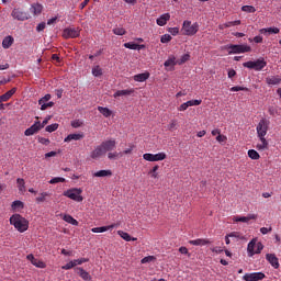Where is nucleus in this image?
Instances as JSON below:
<instances>
[{
	"label": "nucleus",
	"instance_id": "obj_1",
	"mask_svg": "<svg viewBox=\"0 0 281 281\" xmlns=\"http://www.w3.org/2000/svg\"><path fill=\"white\" fill-rule=\"evenodd\" d=\"M117 146V142L114 138L102 142L99 146L91 151V159H100V157H104L106 153H111V150H115Z\"/></svg>",
	"mask_w": 281,
	"mask_h": 281
},
{
	"label": "nucleus",
	"instance_id": "obj_2",
	"mask_svg": "<svg viewBox=\"0 0 281 281\" xmlns=\"http://www.w3.org/2000/svg\"><path fill=\"white\" fill-rule=\"evenodd\" d=\"M9 221L10 224L13 225L21 234H23V232H27L30 223L25 217L21 216V214H13Z\"/></svg>",
	"mask_w": 281,
	"mask_h": 281
},
{
	"label": "nucleus",
	"instance_id": "obj_3",
	"mask_svg": "<svg viewBox=\"0 0 281 281\" xmlns=\"http://www.w3.org/2000/svg\"><path fill=\"white\" fill-rule=\"evenodd\" d=\"M64 196L71 199V201H76L77 203H82V189L72 188L64 191Z\"/></svg>",
	"mask_w": 281,
	"mask_h": 281
},
{
	"label": "nucleus",
	"instance_id": "obj_4",
	"mask_svg": "<svg viewBox=\"0 0 281 281\" xmlns=\"http://www.w3.org/2000/svg\"><path fill=\"white\" fill-rule=\"evenodd\" d=\"M243 67L247 69H255V71H262L267 67V61L265 58H259L255 61H246L243 64Z\"/></svg>",
	"mask_w": 281,
	"mask_h": 281
},
{
	"label": "nucleus",
	"instance_id": "obj_5",
	"mask_svg": "<svg viewBox=\"0 0 281 281\" xmlns=\"http://www.w3.org/2000/svg\"><path fill=\"white\" fill-rule=\"evenodd\" d=\"M182 32L184 36H194L199 32V23L192 24L191 21L186 20L182 24Z\"/></svg>",
	"mask_w": 281,
	"mask_h": 281
},
{
	"label": "nucleus",
	"instance_id": "obj_6",
	"mask_svg": "<svg viewBox=\"0 0 281 281\" xmlns=\"http://www.w3.org/2000/svg\"><path fill=\"white\" fill-rule=\"evenodd\" d=\"M228 54H247V52H251V46L249 45H235V44H231L228 45Z\"/></svg>",
	"mask_w": 281,
	"mask_h": 281
},
{
	"label": "nucleus",
	"instance_id": "obj_7",
	"mask_svg": "<svg viewBox=\"0 0 281 281\" xmlns=\"http://www.w3.org/2000/svg\"><path fill=\"white\" fill-rule=\"evenodd\" d=\"M269 131V121L262 119L259 121L257 125V135L258 137H266Z\"/></svg>",
	"mask_w": 281,
	"mask_h": 281
},
{
	"label": "nucleus",
	"instance_id": "obj_8",
	"mask_svg": "<svg viewBox=\"0 0 281 281\" xmlns=\"http://www.w3.org/2000/svg\"><path fill=\"white\" fill-rule=\"evenodd\" d=\"M11 16H13L16 21H27L31 19L30 13L20 8L13 9Z\"/></svg>",
	"mask_w": 281,
	"mask_h": 281
},
{
	"label": "nucleus",
	"instance_id": "obj_9",
	"mask_svg": "<svg viewBox=\"0 0 281 281\" xmlns=\"http://www.w3.org/2000/svg\"><path fill=\"white\" fill-rule=\"evenodd\" d=\"M49 100H52V94H45L38 100L41 111H47V109H52V106H54V101Z\"/></svg>",
	"mask_w": 281,
	"mask_h": 281
},
{
	"label": "nucleus",
	"instance_id": "obj_10",
	"mask_svg": "<svg viewBox=\"0 0 281 281\" xmlns=\"http://www.w3.org/2000/svg\"><path fill=\"white\" fill-rule=\"evenodd\" d=\"M267 278L265 272H250V273H245L243 277L244 281H262Z\"/></svg>",
	"mask_w": 281,
	"mask_h": 281
},
{
	"label": "nucleus",
	"instance_id": "obj_11",
	"mask_svg": "<svg viewBox=\"0 0 281 281\" xmlns=\"http://www.w3.org/2000/svg\"><path fill=\"white\" fill-rule=\"evenodd\" d=\"M80 30L76 27H67L63 31V38H78Z\"/></svg>",
	"mask_w": 281,
	"mask_h": 281
},
{
	"label": "nucleus",
	"instance_id": "obj_12",
	"mask_svg": "<svg viewBox=\"0 0 281 281\" xmlns=\"http://www.w3.org/2000/svg\"><path fill=\"white\" fill-rule=\"evenodd\" d=\"M41 130V121H36L31 127L25 130L24 135L26 137H32V135H36Z\"/></svg>",
	"mask_w": 281,
	"mask_h": 281
},
{
	"label": "nucleus",
	"instance_id": "obj_13",
	"mask_svg": "<svg viewBox=\"0 0 281 281\" xmlns=\"http://www.w3.org/2000/svg\"><path fill=\"white\" fill-rule=\"evenodd\" d=\"M266 260L273 267V269H280V260L276 257V254H267Z\"/></svg>",
	"mask_w": 281,
	"mask_h": 281
},
{
	"label": "nucleus",
	"instance_id": "obj_14",
	"mask_svg": "<svg viewBox=\"0 0 281 281\" xmlns=\"http://www.w3.org/2000/svg\"><path fill=\"white\" fill-rule=\"evenodd\" d=\"M75 271L79 276V278H82L85 281L93 280V277H91V274L87 270H85L82 267H77Z\"/></svg>",
	"mask_w": 281,
	"mask_h": 281
},
{
	"label": "nucleus",
	"instance_id": "obj_15",
	"mask_svg": "<svg viewBox=\"0 0 281 281\" xmlns=\"http://www.w3.org/2000/svg\"><path fill=\"white\" fill-rule=\"evenodd\" d=\"M256 218H258V215L249 214L248 216H235L233 221L235 223H249V221H256Z\"/></svg>",
	"mask_w": 281,
	"mask_h": 281
},
{
	"label": "nucleus",
	"instance_id": "obj_16",
	"mask_svg": "<svg viewBox=\"0 0 281 281\" xmlns=\"http://www.w3.org/2000/svg\"><path fill=\"white\" fill-rule=\"evenodd\" d=\"M43 12V4L41 3H33L30 8V13L34 14V16H38Z\"/></svg>",
	"mask_w": 281,
	"mask_h": 281
},
{
	"label": "nucleus",
	"instance_id": "obj_17",
	"mask_svg": "<svg viewBox=\"0 0 281 281\" xmlns=\"http://www.w3.org/2000/svg\"><path fill=\"white\" fill-rule=\"evenodd\" d=\"M115 228V224H111L109 226H101V227H94L91 228V232L93 234H104V232H109V229Z\"/></svg>",
	"mask_w": 281,
	"mask_h": 281
},
{
	"label": "nucleus",
	"instance_id": "obj_18",
	"mask_svg": "<svg viewBox=\"0 0 281 281\" xmlns=\"http://www.w3.org/2000/svg\"><path fill=\"white\" fill-rule=\"evenodd\" d=\"M168 21H170V13H164L161 16H159L156 20L157 25H159L160 27H164V25H166V23H168Z\"/></svg>",
	"mask_w": 281,
	"mask_h": 281
},
{
	"label": "nucleus",
	"instance_id": "obj_19",
	"mask_svg": "<svg viewBox=\"0 0 281 281\" xmlns=\"http://www.w3.org/2000/svg\"><path fill=\"white\" fill-rule=\"evenodd\" d=\"M79 139H85V134H69L64 142L69 143V142H79Z\"/></svg>",
	"mask_w": 281,
	"mask_h": 281
},
{
	"label": "nucleus",
	"instance_id": "obj_20",
	"mask_svg": "<svg viewBox=\"0 0 281 281\" xmlns=\"http://www.w3.org/2000/svg\"><path fill=\"white\" fill-rule=\"evenodd\" d=\"M150 78V72H142L134 76L135 82H146Z\"/></svg>",
	"mask_w": 281,
	"mask_h": 281
},
{
	"label": "nucleus",
	"instance_id": "obj_21",
	"mask_svg": "<svg viewBox=\"0 0 281 281\" xmlns=\"http://www.w3.org/2000/svg\"><path fill=\"white\" fill-rule=\"evenodd\" d=\"M259 142L257 144V150H269V142L265 137H259Z\"/></svg>",
	"mask_w": 281,
	"mask_h": 281
},
{
	"label": "nucleus",
	"instance_id": "obj_22",
	"mask_svg": "<svg viewBox=\"0 0 281 281\" xmlns=\"http://www.w3.org/2000/svg\"><path fill=\"white\" fill-rule=\"evenodd\" d=\"M12 45H14V37L9 35L3 38V41H2L3 49H10V47H12Z\"/></svg>",
	"mask_w": 281,
	"mask_h": 281
},
{
	"label": "nucleus",
	"instance_id": "obj_23",
	"mask_svg": "<svg viewBox=\"0 0 281 281\" xmlns=\"http://www.w3.org/2000/svg\"><path fill=\"white\" fill-rule=\"evenodd\" d=\"M210 239H193V240H190L189 244L190 245H194L195 247H203L205 245H210Z\"/></svg>",
	"mask_w": 281,
	"mask_h": 281
},
{
	"label": "nucleus",
	"instance_id": "obj_24",
	"mask_svg": "<svg viewBox=\"0 0 281 281\" xmlns=\"http://www.w3.org/2000/svg\"><path fill=\"white\" fill-rule=\"evenodd\" d=\"M16 93V88H12L11 90L7 91L4 94L0 95V100L2 102H8L12 95Z\"/></svg>",
	"mask_w": 281,
	"mask_h": 281
},
{
	"label": "nucleus",
	"instance_id": "obj_25",
	"mask_svg": "<svg viewBox=\"0 0 281 281\" xmlns=\"http://www.w3.org/2000/svg\"><path fill=\"white\" fill-rule=\"evenodd\" d=\"M266 82L269 86L280 85L281 78L279 76L267 77Z\"/></svg>",
	"mask_w": 281,
	"mask_h": 281
},
{
	"label": "nucleus",
	"instance_id": "obj_26",
	"mask_svg": "<svg viewBox=\"0 0 281 281\" xmlns=\"http://www.w3.org/2000/svg\"><path fill=\"white\" fill-rule=\"evenodd\" d=\"M132 93H135L134 89L119 90L113 94V98H121L122 95H132Z\"/></svg>",
	"mask_w": 281,
	"mask_h": 281
},
{
	"label": "nucleus",
	"instance_id": "obj_27",
	"mask_svg": "<svg viewBox=\"0 0 281 281\" xmlns=\"http://www.w3.org/2000/svg\"><path fill=\"white\" fill-rule=\"evenodd\" d=\"M117 234L121 236V238H123V240H126V243H131V240H137L136 237H131V235L124 231H117Z\"/></svg>",
	"mask_w": 281,
	"mask_h": 281
},
{
	"label": "nucleus",
	"instance_id": "obj_28",
	"mask_svg": "<svg viewBox=\"0 0 281 281\" xmlns=\"http://www.w3.org/2000/svg\"><path fill=\"white\" fill-rule=\"evenodd\" d=\"M260 34H280V29L278 27H268V29H261Z\"/></svg>",
	"mask_w": 281,
	"mask_h": 281
},
{
	"label": "nucleus",
	"instance_id": "obj_29",
	"mask_svg": "<svg viewBox=\"0 0 281 281\" xmlns=\"http://www.w3.org/2000/svg\"><path fill=\"white\" fill-rule=\"evenodd\" d=\"M98 111L103 117H111L113 115V112L109 108L98 106Z\"/></svg>",
	"mask_w": 281,
	"mask_h": 281
},
{
	"label": "nucleus",
	"instance_id": "obj_30",
	"mask_svg": "<svg viewBox=\"0 0 281 281\" xmlns=\"http://www.w3.org/2000/svg\"><path fill=\"white\" fill-rule=\"evenodd\" d=\"M112 176H113V171L111 170H99L93 173V177H112Z\"/></svg>",
	"mask_w": 281,
	"mask_h": 281
},
{
	"label": "nucleus",
	"instance_id": "obj_31",
	"mask_svg": "<svg viewBox=\"0 0 281 281\" xmlns=\"http://www.w3.org/2000/svg\"><path fill=\"white\" fill-rule=\"evenodd\" d=\"M63 221H65L66 223H69L70 225H75L78 226V220L74 218V216L71 215H64Z\"/></svg>",
	"mask_w": 281,
	"mask_h": 281
},
{
	"label": "nucleus",
	"instance_id": "obj_32",
	"mask_svg": "<svg viewBox=\"0 0 281 281\" xmlns=\"http://www.w3.org/2000/svg\"><path fill=\"white\" fill-rule=\"evenodd\" d=\"M16 183L20 192H25V180L23 178H18Z\"/></svg>",
	"mask_w": 281,
	"mask_h": 281
},
{
	"label": "nucleus",
	"instance_id": "obj_33",
	"mask_svg": "<svg viewBox=\"0 0 281 281\" xmlns=\"http://www.w3.org/2000/svg\"><path fill=\"white\" fill-rule=\"evenodd\" d=\"M121 157H123L122 151L117 153V151H113V153H109L108 154V159L113 160V159H120Z\"/></svg>",
	"mask_w": 281,
	"mask_h": 281
},
{
	"label": "nucleus",
	"instance_id": "obj_34",
	"mask_svg": "<svg viewBox=\"0 0 281 281\" xmlns=\"http://www.w3.org/2000/svg\"><path fill=\"white\" fill-rule=\"evenodd\" d=\"M254 249H256V241L251 240V241H249L248 247H247L249 256H254L256 254V250H254Z\"/></svg>",
	"mask_w": 281,
	"mask_h": 281
},
{
	"label": "nucleus",
	"instance_id": "obj_35",
	"mask_svg": "<svg viewBox=\"0 0 281 281\" xmlns=\"http://www.w3.org/2000/svg\"><path fill=\"white\" fill-rule=\"evenodd\" d=\"M159 170V166L156 165L153 167L151 170H149L148 175H151V179H159V173L157 172Z\"/></svg>",
	"mask_w": 281,
	"mask_h": 281
},
{
	"label": "nucleus",
	"instance_id": "obj_36",
	"mask_svg": "<svg viewBox=\"0 0 281 281\" xmlns=\"http://www.w3.org/2000/svg\"><path fill=\"white\" fill-rule=\"evenodd\" d=\"M248 157H250V159L258 160L260 159V154H258L256 149H250L248 150Z\"/></svg>",
	"mask_w": 281,
	"mask_h": 281
},
{
	"label": "nucleus",
	"instance_id": "obj_37",
	"mask_svg": "<svg viewBox=\"0 0 281 281\" xmlns=\"http://www.w3.org/2000/svg\"><path fill=\"white\" fill-rule=\"evenodd\" d=\"M236 25H240V20L226 22L225 24L222 25L221 29L223 30L224 27H234Z\"/></svg>",
	"mask_w": 281,
	"mask_h": 281
},
{
	"label": "nucleus",
	"instance_id": "obj_38",
	"mask_svg": "<svg viewBox=\"0 0 281 281\" xmlns=\"http://www.w3.org/2000/svg\"><path fill=\"white\" fill-rule=\"evenodd\" d=\"M243 12H247L248 14H254L256 12V8L254 5H244L241 7Z\"/></svg>",
	"mask_w": 281,
	"mask_h": 281
},
{
	"label": "nucleus",
	"instance_id": "obj_39",
	"mask_svg": "<svg viewBox=\"0 0 281 281\" xmlns=\"http://www.w3.org/2000/svg\"><path fill=\"white\" fill-rule=\"evenodd\" d=\"M113 34L116 36H124V34H126V30L124 27H115L113 29Z\"/></svg>",
	"mask_w": 281,
	"mask_h": 281
},
{
	"label": "nucleus",
	"instance_id": "obj_40",
	"mask_svg": "<svg viewBox=\"0 0 281 281\" xmlns=\"http://www.w3.org/2000/svg\"><path fill=\"white\" fill-rule=\"evenodd\" d=\"M92 75L95 78H100V76H102V68H100V66H95L92 68Z\"/></svg>",
	"mask_w": 281,
	"mask_h": 281
},
{
	"label": "nucleus",
	"instance_id": "obj_41",
	"mask_svg": "<svg viewBox=\"0 0 281 281\" xmlns=\"http://www.w3.org/2000/svg\"><path fill=\"white\" fill-rule=\"evenodd\" d=\"M157 260V257L155 256H147L140 260L142 265H146L148 262H155Z\"/></svg>",
	"mask_w": 281,
	"mask_h": 281
},
{
	"label": "nucleus",
	"instance_id": "obj_42",
	"mask_svg": "<svg viewBox=\"0 0 281 281\" xmlns=\"http://www.w3.org/2000/svg\"><path fill=\"white\" fill-rule=\"evenodd\" d=\"M177 65V58L171 57L165 61V67H175Z\"/></svg>",
	"mask_w": 281,
	"mask_h": 281
},
{
	"label": "nucleus",
	"instance_id": "obj_43",
	"mask_svg": "<svg viewBox=\"0 0 281 281\" xmlns=\"http://www.w3.org/2000/svg\"><path fill=\"white\" fill-rule=\"evenodd\" d=\"M166 159V153L154 154V161H164Z\"/></svg>",
	"mask_w": 281,
	"mask_h": 281
},
{
	"label": "nucleus",
	"instance_id": "obj_44",
	"mask_svg": "<svg viewBox=\"0 0 281 281\" xmlns=\"http://www.w3.org/2000/svg\"><path fill=\"white\" fill-rule=\"evenodd\" d=\"M45 131L46 133H54V131H58V124L55 123V124L47 125Z\"/></svg>",
	"mask_w": 281,
	"mask_h": 281
},
{
	"label": "nucleus",
	"instance_id": "obj_45",
	"mask_svg": "<svg viewBox=\"0 0 281 281\" xmlns=\"http://www.w3.org/2000/svg\"><path fill=\"white\" fill-rule=\"evenodd\" d=\"M11 207H12V210H19V209L23 210V202L16 200V201L12 202Z\"/></svg>",
	"mask_w": 281,
	"mask_h": 281
},
{
	"label": "nucleus",
	"instance_id": "obj_46",
	"mask_svg": "<svg viewBox=\"0 0 281 281\" xmlns=\"http://www.w3.org/2000/svg\"><path fill=\"white\" fill-rule=\"evenodd\" d=\"M32 265H34V267H37L38 269L45 268V263L38 259H33Z\"/></svg>",
	"mask_w": 281,
	"mask_h": 281
},
{
	"label": "nucleus",
	"instance_id": "obj_47",
	"mask_svg": "<svg viewBox=\"0 0 281 281\" xmlns=\"http://www.w3.org/2000/svg\"><path fill=\"white\" fill-rule=\"evenodd\" d=\"M65 181H66L65 178L56 177V178L50 179L48 183H50V184L65 183Z\"/></svg>",
	"mask_w": 281,
	"mask_h": 281
},
{
	"label": "nucleus",
	"instance_id": "obj_48",
	"mask_svg": "<svg viewBox=\"0 0 281 281\" xmlns=\"http://www.w3.org/2000/svg\"><path fill=\"white\" fill-rule=\"evenodd\" d=\"M46 196H49V193H47V192H42V193H41V196H37V198H36V202H37V203H45V198H46Z\"/></svg>",
	"mask_w": 281,
	"mask_h": 281
},
{
	"label": "nucleus",
	"instance_id": "obj_49",
	"mask_svg": "<svg viewBox=\"0 0 281 281\" xmlns=\"http://www.w3.org/2000/svg\"><path fill=\"white\" fill-rule=\"evenodd\" d=\"M74 267H76V262L72 260L63 266L61 269H64L65 271H69V269H74Z\"/></svg>",
	"mask_w": 281,
	"mask_h": 281
},
{
	"label": "nucleus",
	"instance_id": "obj_50",
	"mask_svg": "<svg viewBox=\"0 0 281 281\" xmlns=\"http://www.w3.org/2000/svg\"><path fill=\"white\" fill-rule=\"evenodd\" d=\"M133 150H135V145L133 144H130V147L126 148L125 150L121 151L124 155H132L133 154Z\"/></svg>",
	"mask_w": 281,
	"mask_h": 281
},
{
	"label": "nucleus",
	"instance_id": "obj_51",
	"mask_svg": "<svg viewBox=\"0 0 281 281\" xmlns=\"http://www.w3.org/2000/svg\"><path fill=\"white\" fill-rule=\"evenodd\" d=\"M228 236L231 238H238L239 240H243V238H245V236H243V234L238 233V232H233V233L228 234Z\"/></svg>",
	"mask_w": 281,
	"mask_h": 281
},
{
	"label": "nucleus",
	"instance_id": "obj_52",
	"mask_svg": "<svg viewBox=\"0 0 281 281\" xmlns=\"http://www.w3.org/2000/svg\"><path fill=\"white\" fill-rule=\"evenodd\" d=\"M75 267H78V265H85V262H89V258H80V259H75Z\"/></svg>",
	"mask_w": 281,
	"mask_h": 281
},
{
	"label": "nucleus",
	"instance_id": "obj_53",
	"mask_svg": "<svg viewBox=\"0 0 281 281\" xmlns=\"http://www.w3.org/2000/svg\"><path fill=\"white\" fill-rule=\"evenodd\" d=\"M143 159H145V161H155V154H144Z\"/></svg>",
	"mask_w": 281,
	"mask_h": 281
},
{
	"label": "nucleus",
	"instance_id": "obj_54",
	"mask_svg": "<svg viewBox=\"0 0 281 281\" xmlns=\"http://www.w3.org/2000/svg\"><path fill=\"white\" fill-rule=\"evenodd\" d=\"M171 41H172V36H170V34H165L160 38L161 43H170Z\"/></svg>",
	"mask_w": 281,
	"mask_h": 281
},
{
	"label": "nucleus",
	"instance_id": "obj_55",
	"mask_svg": "<svg viewBox=\"0 0 281 281\" xmlns=\"http://www.w3.org/2000/svg\"><path fill=\"white\" fill-rule=\"evenodd\" d=\"M190 60V54H184L181 56L180 61H178V65H183V63H188Z\"/></svg>",
	"mask_w": 281,
	"mask_h": 281
},
{
	"label": "nucleus",
	"instance_id": "obj_56",
	"mask_svg": "<svg viewBox=\"0 0 281 281\" xmlns=\"http://www.w3.org/2000/svg\"><path fill=\"white\" fill-rule=\"evenodd\" d=\"M123 46L126 47V49H137V44L133 42L125 43Z\"/></svg>",
	"mask_w": 281,
	"mask_h": 281
},
{
	"label": "nucleus",
	"instance_id": "obj_57",
	"mask_svg": "<svg viewBox=\"0 0 281 281\" xmlns=\"http://www.w3.org/2000/svg\"><path fill=\"white\" fill-rule=\"evenodd\" d=\"M189 106H199L201 104V102H203L202 100H190L187 101Z\"/></svg>",
	"mask_w": 281,
	"mask_h": 281
},
{
	"label": "nucleus",
	"instance_id": "obj_58",
	"mask_svg": "<svg viewBox=\"0 0 281 281\" xmlns=\"http://www.w3.org/2000/svg\"><path fill=\"white\" fill-rule=\"evenodd\" d=\"M71 126L72 128H80V126H82V121L80 120L72 121Z\"/></svg>",
	"mask_w": 281,
	"mask_h": 281
},
{
	"label": "nucleus",
	"instance_id": "obj_59",
	"mask_svg": "<svg viewBox=\"0 0 281 281\" xmlns=\"http://www.w3.org/2000/svg\"><path fill=\"white\" fill-rule=\"evenodd\" d=\"M231 91H249V89L240 86H235L231 88Z\"/></svg>",
	"mask_w": 281,
	"mask_h": 281
},
{
	"label": "nucleus",
	"instance_id": "obj_60",
	"mask_svg": "<svg viewBox=\"0 0 281 281\" xmlns=\"http://www.w3.org/2000/svg\"><path fill=\"white\" fill-rule=\"evenodd\" d=\"M216 142L223 144V142H227V136L220 134L216 136Z\"/></svg>",
	"mask_w": 281,
	"mask_h": 281
},
{
	"label": "nucleus",
	"instance_id": "obj_61",
	"mask_svg": "<svg viewBox=\"0 0 281 281\" xmlns=\"http://www.w3.org/2000/svg\"><path fill=\"white\" fill-rule=\"evenodd\" d=\"M269 232H273V227L270 226L269 228L268 227H261L260 228V233L263 234V235L269 234Z\"/></svg>",
	"mask_w": 281,
	"mask_h": 281
},
{
	"label": "nucleus",
	"instance_id": "obj_62",
	"mask_svg": "<svg viewBox=\"0 0 281 281\" xmlns=\"http://www.w3.org/2000/svg\"><path fill=\"white\" fill-rule=\"evenodd\" d=\"M40 144H43L44 146H49V139L45 137H38Z\"/></svg>",
	"mask_w": 281,
	"mask_h": 281
},
{
	"label": "nucleus",
	"instance_id": "obj_63",
	"mask_svg": "<svg viewBox=\"0 0 281 281\" xmlns=\"http://www.w3.org/2000/svg\"><path fill=\"white\" fill-rule=\"evenodd\" d=\"M190 108L188 101L182 103L179 108L178 111H188V109Z\"/></svg>",
	"mask_w": 281,
	"mask_h": 281
},
{
	"label": "nucleus",
	"instance_id": "obj_64",
	"mask_svg": "<svg viewBox=\"0 0 281 281\" xmlns=\"http://www.w3.org/2000/svg\"><path fill=\"white\" fill-rule=\"evenodd\" d=\"M177 128V121H171L169 123V131H175Z\"/></svg>",
	"mask_w": 281,
	"mask_h": 281
}]
</instances>
